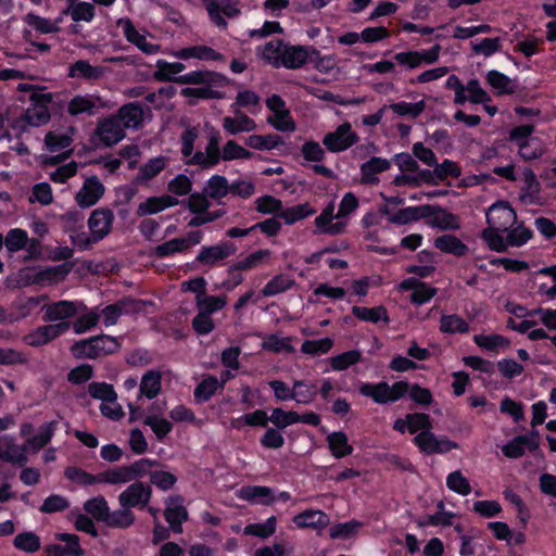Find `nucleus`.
Masks as SVG:
<instances>
[{"label": "nucleus", "mask_w": 556, "mask_h": 556, "mask_svg": "<svg viewBox=\"0 0 556 556\" xmlns=\"http://www.w3.org/2000/svg\"><path fill=\"white\" fill-rule=\"evenodd\" d=\"M257 54L275 68L286 67L288 70H299L303 67L312 56L318 58L320 52L315 47H304L300 45H290L282 39H275L266 42Z\"/></svg>", "instance_id": "f257e3e1"}, {"label": "nucleus", "mask_w": 556, "mask_h": 556, "mask_svg": "<svg viewBox=\"0 0 556 556\" xmlns=\"http://www.w3.org/2000/svg\"><path fill=\"white\" fill-rule=\"evenodd\" d=\"M516 212L507 202L492 204L486 213L488 227L481 231L480 238L486 247L494 252L504 253L508 250L506 236L502 232L507 230V225L515 223Z\"/></svg>", "instance_id": "f03ea898"}, {"label": "nucleus", "mask_w": 556, "mask_h": 556, "mask_svg": "<svg viewBox=\"0 0 556 556\" xmlns=\"http://www.w3.org/2000/svg\"><path fill=\"white\" fill-rule=\"evenodd\" d=\"M198 138V130L194 127H188L182 131L180 141L181 149L180 152L184 157H190L187 161L188 165H198L201 168H212L215 167L222 160L224 161L223 151H220V134L218 130L213 129L207 144L205 147V152L197 151L193 153L194 142Z\"/></svg>", "instance_id": "7ed1b4c3"}, {"label": "nucleus", "mask_w": 556, "mask_h": 556, "mask_svg": "<svg viewBox=\"0 0 556 556\" xmlns=\"http://www.w3.org/2000/svg\"><path fill=\"white\" fill-rule=\"evenodd\" d=\"M410 383L406 380L396 381L389 384L386 381L362 382L358 392L365 397L371 399L378 405L395 403L408 394Z\"/></svg>", "instance_id": "20e7f679"}, {"label": "nucleus", "mask_w": 556, "mask_h": 556, "mask_svg": "<svg viewBox=\"0 0 556 556\" xmlns=\"http://www.w3.org/2000/svg\"><path fill=\"white\" fill-rule=\"evenodd\" d=\"M17 89L28 93L29 106L25 111V119L31 126H41L50 121L49 104L52 102L50 92L35 89L33 85L20 84Z\"/></svg>", "instance_id": "39448f33"}, {"label": "nucleus", "mask_w": 556, "mask_h": 556, "mask_svg": "<svg viewBox=\"0 0 556 556\" xmlns=\"http://www.w3.org/2000/svg\"><path fill=\"white\" fill-rule=\"evenodd\" d=\"M237 245L231 241H219L217 244L203 245L193 261V265L214 267L223 265L224 262L237 252Z\"/></svg>", "instance_id": "423d86ee"}, {"label": "nucleus", "mask_w": 556, "mask_h": 556, "mask_svg": "<svg viewBox=\"0 0 556 556\" xmlns=\"http://www.w3.org/2000/svg\"><path fill=\"white\" fill-rule=\"evenodd\" d=\"M357 141L358 136L349 122L339 125L336 130L326 134L323 138V144L332 153L343 152Z\"/></svg>", "instance_id": "0eeeda50"}, {"label": "nucleus", "mask_w": 556, "mask_h": 556, "mask_svg": "<svg viewBox=\"0 0 556 556\" xmlns=\"http://www.w3.org/2000/svg\"><path fill=\"white\" fill-rule=\"evenodd\" d=\"M413 443L426 455L445 454L458 447L454 441L446 437L438 438L431 430L417 433Z\"/></svg>", "instance_id": "6e6552de"}, {"label": "nucleus", "mask_w": 556, "mask_h": 556, "mask_svg": "<svg viewBox=\"0 0 556 556\" xmlns=\"http://www.w3.org/2000/svg\"><path fill=\"white\" fill-rule=\"evenodd\" d=\"M152 498V489L149 484L136 481L127 486L119 495L118 502L123 508L146 509Z\"/></svg>", "instance_id": "1a4fd4ad"}, {"label": "nucleus", "mask_w": 556, "mask_h": 556, "mask_svg": "<svg viewBox=\"0 0 556 556\" xmlns=\"http://www.w3.org/2000/svg\"><path fill=\"white\" fill-rule=\"evenodd\" d=\"M204 4L210 20L219 28L227 27V21L224 15L233 18L241 14L237 0H201Z\"/></svg>", "instance_id": "9d476101"}, {"label": "nucleus", "mask_w": 556, "mask_h": 556, "mask_svg": "<svg viewBox=\"0 0 556 556\" xmlns=\"http://www.w3.org/2000/svg\"><path fill=\"white\" fill-rule=\"evenodd\" d=\"M71 328V321H60L39 326L24 337V342L33 348H39L61 337Z\"/></svg>", "instance_id": "9b49d317"}, {"label": "nucleus", "mask_w": 556, "mask_h": 556, "mask_svg": "<svg viewBox=\"0 0 556 556\" xmlns=\"http://www.w3.org/2000/svg\"><path fill=\"white\" fill-rule=\"evenodd\" d=\"M45 321H66L65 319L76 316L79 312L88 311L83 302L61 300L43 306Z\"/></svg>", "instance_id": "f8f14e48"}, {"label": "nucleus", "mask_w": 556, "mask_h": 556, "mask_svg": "<svg viewBox=\"0 0 556 556\" xmlns=\"http://www.w3.org/2000/svg\"><path fill=\"white\" fill-rule=\"evenodd\" d=\"M175 80L176 84L180 85H211L216 88L225 87L230 84V79L226 75L208 70L191 71L184 75H178Z\"/></svg>", "instance_id": "ddd939ff"}, {"label": "nucleus", "mask_w": 556, "mask_h": 556, "mask_svg": "<svg viewBox=\"0 0 556 556\" xmlns=\"http://www.w3.org/2000/svg\"><path fill=\"white\" fill-rule=\"evenodd\" d=\"M106 108L105 101L96 94H76L67 103V113L71 116L87 114L94 116L101 109Z\"/></svg>", "instance_id": "4468645a"}, {"label": "nucleus", "mask_w": 556, "mask_h": 556, "mask_svg": "<svg viewBox=\"0 0 556 556\" xmlns=\"http://www.w3.org/2000/svg\"><path fill=\"white\" fill-rule=\"evenodd\" d=\"M402 291H413L409 300L410 303L417 306L428 303L437 295L438 289L421 281L417 277H409L400 283Z\"/></svg>", "instance_id": "2eb2a0df"}, {"label": "nucleus", "mask_w": 556, "mask_h": 556, "mask_svg": "<svg viewBox=\"0 0 556 556\" xmlns=\"http://www.w3.org/2000/svg\"><path fill=\"white\" fill-rule=\"evenodd\" d=\"M114 222L113 211L109 207H99L92 211L88 219V228L96 240L104 239L112 230Z\"/></svg>", "instance_id": "dca6fc26"}, {"label": "nucleus", "mask_w": 556, "mask_h": 556, "mask_svg": "<svg viewBox=\"0 0 556 556\" xmlns=\"http://www.w3.org/2000/svg\"><path fill=\"white\" fill-rule=\"evenodd\" d=\"M104 191L105 188L99 178L91 176L85 180L83 187L76 193L75 201L79 207L88 208L98 203L103 197Z\"/></svg>", "instance_id": "f3484780"}, {"label": "nucleus", "mask_w": 556, "mask_h": 556, "mask_svg": "<svg viewBox=\"0 0 556 556\" xmlns=\"http://www.w3.org/2000/svg\"><path fill=\"white\" fill-rule=\"evenodd\" d=\"M94 134L105 147H112L118 143L126 136L118 118L114 116L100 121L96 127Z\"/></svg>", "instance_id": "a211bd4d"}, {"label": "nucleus", "mask_w": 556, "mask_h": 556, "mask_svg": "<svg viewBox=\"0 0 556 556\" xmlns=\"http://www.w3.org/2000/svg\"><path fill=\"white\" fill-rule=\"evenodd\" d=\"M116 25L123 28L126 40L136 46L143 53L153 54L157 52L159 46L148 42L146 36L137 30L134 22L129 17L118 18Z\"/></svg>", "instance_id": "6ab92c4d"}, {"label": "nucleus", "mask_w": 556, "mask_h": 556, "mask_svg": "<svg viewBox=\"0 0 556 556\" xmlns=\"http://www.w3.org/2000/svg\"><path fill=\"white\" fill-rule=\"evenodd\" d=\"M56 540L65 544H50L46 547L47 556H81L79 536L73 533H58Z\"/></svg>", "instance_id": "aec40b11"}, {"label": "nucleus", "mask_w": 556, "mask_h": 556, "mask_svg": "<svg viewBox=\"0 0 556 556\" xmlns=\"http://www.w3.org/2000/svg\"><path fill=\"white\" fill-rule=\"evenodd\" d=\"M292 521L299 529H313L320 532L328 527L330 518L323 510L306 509L295 515Z\"/></svg>", "instance_id": "412c9836"}, {"label": "nucleus", "mask_w": 556, "mask_h": 556, "mask_svg": "<svg viewBox=\"0 0 556 556\" xmlns=\"http://www.w3.org/2000/svg\"><path fill=\"white\" fill-rule=\"evenodd\" d=\"M238 497L251 504L267 506L275 503L274 490L265 485H244L238 491Z\"/></svg>", "instance_id": "4be33fe9"}, {"label": "nucleus", "mask_w": 556, "mask_h": 556, "mask_svg": "<svg viewBox=\"0 0 556 556\" xmlns=\"http://www.w3.org/2000/svg\"><path fill=\"white\" fill-rule=\"evenodd\" d=\"M114 117L118 118L124 129H138L142 125L143 109L139 102H129L122 105Z\"/></svg>", "instance_id": "5701e85b"}, {"label": "nucleus", "mask_w": 556, "mask_h": 556, "mask_svg": "<svg viewBox=\"0 0 556 556\" xmlns=\"http://www.w3.org/2000/svg\"><path fill=\"white\" fill-rule=\"evenodd\" d=\"M390 167L391 161L380 156H371L361 165L362 182L366 185L378 184L377 175L387 172Z\"/></svg>", "instance_id": "b1692460"}, {"label": "nucleus", "mask_w": 556, "mask_h": 556, "mask_svg": "<svg viewBox=\"0 0 556 556\" xmlns=\"http://www.w3.org/2000/svg\"><path fill=\"white\" fill-rule=\"evenodd\" d=\"M424 242V236L420 233H412L401 239L400 245L394 247H382V245H369L368 251L384 255L391 256L396 255L400 252V249H406L412 252L416 251L419 247H421Z\"/></svg>", "instance_id": "393cba45"}, {"label": "nucleus", "mask_w": 556, "mask_h": 556, "mask_svg": "<svg viewBox=\"0 0 556 556\" xmlns=\"http://www.w3.org/2000/svg\"><path fill=\"white\" fill-rule=\"evenodd\" d=\"M5 447L0 448V459L17 467H25L28 463V445L27 443L18 445L13 439L5 440Z\"/></svg>", "instance_id": "a878e982"}, {"label": "nucleus", "mask_w": 556, "mask_h": 556, "mask_svg": "<svg viewBox=\"0 0 556 556\" xmlns=\"http://www.w3.org/2000/svg\"><path fill=\"white\" fill-rule=\"evenodd\" d=\"M215 86L202 85L201 87H186L180 90V96L188 98L189 105H197L199 100H222L226 97L224 91L215 90Z\"/></svg>", "instance_id": "bb28decb"}, {"label": "nucleus", "mask_w": 556, "mask_h": 556, "mask_svg": "<svg viewBox=\"0 0 556 556\" xmlns=\"http://www.w3.org/2000/svg\"><path fill=\"white\" fill-rule=\"evenodd\" d=\"M326 442L330 454L336 459L350 456L354 452V447L349 442V437L344 431H333L326 437Z\"/></svg>", "instance_id": "cd10ccee"}, {"label": "nucleus", "mask_w": 556, "mask_h": 556, "mask_svg": "<svg viewBox=\"0 0 556 556\" xmlns=\"http://www.w3.org/2000/svg\"><path fill=\"white\" fill-rule=\"evenodd\" d=\"M104 75V67L93 66L87 60H78L68 66L67 76L88 81L99 80Z\"/></svg>", "instance_id": "c85d7f7f"}, {"label": "nucleus", "mask_w": 556, "mask_h": 556, "mask_svg": "<svg viewBox=\"0 0 556 556\" xmlns=\"http://www.w3.org/2000/svg\"><path fill=\"white\" fill-rule=\"evenodd\" d=\"M541 185L535 173L531 168L523 172V186L520 189V201L525 204L538 203Z\"/></svg>", "instance_id": "c756f323"}, {"label": "nucleus", "mask_w": 556, "mask_h": 556, "mask_svg": "<svg viewBox=\"0 0 556 556\" xmlns=\"http://www.w3.org/2000/svg\"><path fill=\"white\" fill-rule=\"evenodd\" d=\"M236 117L226 116L223 119V127L229 135H237L243 131H252L256 128L254 119L239 110H233Z\"/></svg>", "instance_id": "7c9ffc66"}, {"label": "nucleus", "mask_w": 556, "mask_h": 556, "mask_svg": "<svg viewBox=\"0 0 556 556\" xmlns=\"http://www.w3.org/2000/svg\"><path fill=\"white\" fill-rule=\"evenodd\" d=\"M434 247L443 253L452 254L456 257L465 256L468 247L454 235H442L434 239Z\"/></svg>", "instance_id": "2f4dec72"}, {"label": "nucleus", "mask_w": 556, "mask_h": 556, "mask_svg": "<svg viewBox=\"0 0 556 556\" xmlns=\"http://www.w3.org/2000/svg\"><path fill=\"white\" fill-rule=\"evenodd\" d=\"M58 426L59 422L56 420L42 424L38 429V433L26 440L28 447H30L34 452H38L43 448L51 442Z\"/></svg>", "instance_id": "473e14b6"}, {"label": "nucleus", "mask_w": 556, "mask_h": 556, "mask_svg": "<svg viewBox=\"0 0 556 556\" xmlns=\"http://www.w3.org/2000/svg\"><path fill=\"white\" fill-rule=\"evenodd\" d=\"M270 254L271 252L268 249H260L257 251H254L244 258L230 265L227 269L228 275H232V273L235 271H244L253 269L260 266L264 262V260L270 256Z\"/></svg>", "instance_id": "72a5a7b5"}, {"label": "nucleus", "mask_w": 556, "mask_h": 556, "mask_svg": "<svg viewBox=\"0 0 556 556\" xmlns=\"http://www.w3.org/2000/svg\"><path fill=\"white\" fill-rule=\"evenodd\" d=\"M427 224L441 230H457L460 227L458 216L441 206H437L435 213Z\"/></svg>", "instance_id": "f704fd0d"}, {"label": "nucleus", "mask_w": 556, "mask_h": 556, "mask_svg": "<svg viewBox=\"0 0 556 556\" xmlns=\"http://www.w3.org/2000/svg\"><path fill=\"white\" fill-rule=\"evenodd\" d=\"M70 5L63 10V14L70 15L74 22L90 23L96 15L94 5L90 2L80 1L75 3L74 0H68Z\"/></svg>", "instance_id": "c9c22d12"}, {"label": "nucleus", "mask_w": 556, "mask_h": 556, "mask_svg": "<svg viewBox=\"0 0 556 556\" xmlns=\"http://www.w3.org/2000/svg\"><path fill=\"white\" fill-rule=\"evenodd\" d=\"M439 329L442 333L465 334L469 332V324L458 314H443L440 318Z\"/></svg>", "instance_id": "e433bc0d"}, {"label": "nucleus", "mask_w": 556, "mask_h": 556, "mask_svg": "<svg viewBox=\"0 0 556 556\" xmlns=\"http://www.w3.org/2000/svg\"><path fill=\"white\" fill-rule=\"evenodd\" d=\"M162 389V375L159 370H148L141 378L140 393L152 400L157 396Z\"/></svg>", "instance_id": "4c0bfd02"}, {"label": "nucleus", "mask_w": 556, "mask_h": 556, "mask_svg": "<svg viewBox=\"0 0 556 556\" xmlns=\"http://www.w3.org/2000/svg\"><path fill=\"white\" fill-rule=\"evenodd\" d=\"M218 390H220L219 380L215 376L208 375L194 388V401L199 404L205 403L210 401Z\"/></svg>", "instance_id": "58836bf2"}, {"label": "nucleus", "mask_w": 556, "mask_h": 556, "mask_svg": "<svg viewBox=\"0 0 556 556\" xmlns=\"http://www.w3.org/2000/svg\"><path fill=\"white\" fill-rule=\"evenodd\" d=\"M72 356L76 359H98L100 355L97 351L92 337L75 341L70 346Z\"/></svg>", "instance_id": "ea45409f"}, {"label": "nucleus", "mask_w": 556, "mask_h": 556, "mask_svg": "<svg viewBox=\"0 0 556 556\" xmlns=\"http://www.w3.org/2000/svg\"><path fill=\"white\" fill-rule=\"evenodd\" d=\"M352 314L359 320L372 324H378L379 321L388 323L390 320L388 312L383 306L364 307L355 305L352 307Z\"/></svg>", "instance_id": "a19ab883"}, {"label": "nucleus", "mask_w": 556, "mask_h": 556, "mask_svg": "<svg viewBox=\"0 0 556 556\" xmlns=\"http://www.w3.org/2000/svg\"><path fill=\"white\" fill-rule=\"evenodd\" d=\"M157 70L154 73V78L157 81H173L176 83L177 74L185 71L186 65L180 62H167L165 60H159L156 63Z\"/></svg>", "instance_id": "79ce46f5"}, {"label": "nucleus", "mask_w": 556, "mask_h": 556, "mask_svg": "<svg viewBox=\"0 0 556 556\" xmlns=\"http://www.w3.org/2000/svg\"><path fill=\"white\" fill-rule=\"evenodd\" d=\"M295 281L289 275L278 274L274 276L262 289L263 296H275L290 290Z\"/></svg>", "instance_id": "37998d69"}, {"label": "nucleus", "mask_w": 556, "mask_h": 556, "mask_svg": "<svg viewBox=\"0 0 556 556\" xmlns=\"http://www.w3.org/2000/svg\"><path fill=\"white\" fill-rule=\"evenodd\" d=\"M244 143L255 150L270 151L282 144V139L279 135L276 134H269L265 136L251 135L245 139Z\"/></svg>", "instance_id": "c03bdc74"}, {"label": "nucleus", "mask_w": 556, "mask_h": 556, "mask_svg": "<svg viewBox=\"0 0 556 556\" xmlns=\"http://www.w3.org/2000/svg\"><path fill=\"white\" fill-rule=\"evenodd\" d=\"M315 213L316 210L314 207H312L308 203H303L286 208L282 206L279 218L283 219L287 225H292L299 220L314 215Z\"/></svg>", "instance_id": "a18cd8bd"}, {"label": "nucleus", "mask_w": 556, "mask_h": 556, "mask_svg": "<svg viewBox=\"0 0 556 556\" xmlns=\"http://www.w3.org/2000/svg\"><path fill=\"white\" fill-rule=\"evenodd\" d=\"M486 83L495 90L497 96L513 94L515 91L510 87V78L497 70H491L485 75Z\"/></svg>", "instance_id": "49530a36"}, {"label": "nucleus", "mask_w": 556, "mask_h": 556, "mask_svg": "<svg viewBox=\"0 0 556 556\" xmlns=\"http://www.w3.org/2000/svg\"><path fill=\"white\" fill-rule=\"evenodd\" d=\"M362 352L359 350H349L329 358L330 367L334 371L346 370L353 365L362 361Z\"/></svg>", "instance_id": "de8ad7c7"}, {"label": "nucleus", "mask_w": 556, "mask_h": 556, "mask_svg": "<svg viewBox=\"0 0 556 556\" xmlns=\"http://www.w3.org/2000/svg\"><path fill=\"white\" fill-rule=\"evenodd\" d=\"M135 522V514L129 508L109 510L104 523L110 528L127 529Z\"/></svg>", "instance_id": "09e8293b"}, {"label": "nucleus", "mask_w": 556, "mask_h": 556, "mask_svg": "<svg viewBox=\"0 0 556 556\" xmlns=\"http://www.w3.org/2000/svg\"><path fill=\"white\" fill-rule=\"evenodd\" d=\"M230 184L225 176L213 175L206 184L205 193L210 199L220 200L229 194Z\"/></svg>", "instance_id": "8fccbe9b"}, {"label": "nucleus", "mask_w": 556, "mask_h": 556, "mask_svg": "<svg viewBox=\"0 0 556 556\" xmlns=\"http://www.w3.org/2000/svg\"><path fill=\"white\" fill-rule=\"evenodd\" d=\"M506 232V243L513 248H520L525 245L532 237L533 231L526 227L522 223L516 227H508Z\"/></svg>", "instance_id": "3c124183"}, {"label": "nucleus", "mask_w": 556, "mask_h": 556, "mask_svg": "<svg viewBox=\"0 0 556 556\" xmlns=\"http://www.w3.org/2000/svg\"><path fill=\"white\" fill-rule=\"evenodd\" d=\"M364 523L358 520H350L346 522H339L330 528L329 535L332 540H349L354 536Z\"/></svg>", "instance_id": "603ef678"}, {"label": "nucleus", "mask_w": 556, "mask_h": 556, "mask_svg": "<svg viewBox=\"0 0 556 556\" xmlns=\"http://www.w3.org/2000/svg\"><path fill=\"white\" fill-rule=\"evenodd\" d=\"M255 210L264 215H274V217H280L282 211V201L274 195L265 194L258 197L255 201Z\"/></svg>", "instance_id": "864d4df0"}, {"label": "nucleus", "mask_w": 556, "mask_h": 556, "mask_svg": "<svg viewBox=\"0 0 556 556\" xmlns=\"http://www.w3.org/2000/svg\"><path fill=\"white\" fill-rule=\"evenodd\" d=\"M84 509L97 521L104 522L110 510L109 504L104 496L89 498L84 504Z\"/></svg>", "instance_id": "5fc2aeb1"}, {"label": "nucleus", "mask_w": 556, "mask_h": 556, "mask_svg": "<svg viewBox=\"0 0 556 556\" xmlns=\"http://www.w3.org/2000/svg\"><path fill=\"white\" fill-rule=\"evenodd\" d=\"M277 518L270 516L265 522H255L245 526L243 532L245 535H254L260 539H267L276 532Z\"/></svg>", "instance_id": "6e6d98bb"}, {"label": "nucleus", "mask_w": 556, "mask_h": 556, "mask_svg": "<svg viewBox=\"0 0 556 556\" xmlns=\"http://www.w3.org/2000/svg\"><path fill=\"white\" fill-rule=\"evenodd\" d=\"M88 393L92 399L101 400L103 403H114L117 399L113 386L108 382L92 381L88 386Z\"/></svg>", "instance_id": "4d7b16f0"}, {"label": "nucleus", "mask_w": 556, "mask_h": 556, "mask_svg": "<svg viewBox=\"0 0 556 556\" xmlns=\"http://www.w3.org/2000/svg\"><path fill=\"white\" fill-rule=\"evenodd\" d=\"M473 342L481 349L495 352L500 348H506L509 345V340L502 334H476L473 336Z\"/></svg>", "instance_id": "13d9d810"}, {"label": "nucleus", "mask_w": 556, "mask_h": 556, "mask_svg": "<svg viewBox=\"0 0 556 556\" xmlns=\"http://www.w3.org/2000/svg\"><path fill=\"white\" fill-rule=\"evenodd\" d=\"M544 152L545 150L542 146V141L538 137L531 138L518 146L519 156L527 162L540 159Z\"/></svg>", "instance_id": "bf43d9fd"}, {"label": "nucleus", "mask_w": 556, "mask_h": 556, "mask_svg": "<svg viewBox=\"0 0 556 556\" xmlns=\"http://www.w3.org/2000/svg\"><path fill=\"white\" fill-rule=\"evenodd\" d=\"M13 545L20 551L35 553L40 549L41 542L40 538L36 533L24 531L14 538Z\"/></svg>", "instance_id": "052dcab7"}, {"label": "nucleus", "mask_w": 556, "mask_h": 556, "mask_svg": "<svg viewBox=\"0 0 556 556\" xmlns=\"http://www.w3.org/2000/svg\"><path fill=\"white\" fill-rule=\"evenodd\" d=\"M165 168V159L154 157L143 164L136 176L137 182H144L157 176Z\"/></svg>", "instance_id": "680f3d73"}, {"label": "nucleus", "mask_w": 556, "mask_h": 556, "mask_svg": "<svg viewBox=\"0 0 556 556\" xmlns=\"http://www.w3.org/2000/svg\"><path fill=\"white\" fill-rule=\"evenodd\" d=\"M130 482L125 466L109 468L98 473V483L122 484Z\"/></svg>", "instance_id": "e2e57ef3"}, {"label": "nucleus", "mask_w": 556, "mask_h": 556, "mask_svg": "<svg viewBox=\"0 0 556 556\" xmlns=\"http://www.w3.org/2000/svg\"><path fill=\"white\" fill-rule=\"evenodd\" d=\"M64 476L70 481L83 486L93 485L98 483V473L92 475L76 466L66 467L64 470Z\"/></svg>", "instance_id": "0e129e2a"}, {"label": "nucleus", "mask_w": 556, "mask_h": 556, "mask_svg": "<svg viewBox=\"0 0 556 556\" xmlns=\"http://www.w3.org/2000/svg\"><path fill=\"white\" fill-rule=\"evenodd\" d=\"M333 346V340L323 338L318 340H305L301 345V352L306 355L317 356L327 354Z\"/></svg>", "instance_id": "69168bd1"}, {"label": "nucleus", "mask_w": 556, "mask_h": 556, "mask_svg": "<svg viewBox=\"0 0 556 556\" xmlns=\"http://www.w3.org/2000/svg\"><path fill=\"white\" fill-rule=\"evenodd\" d=\"M28 235L21 228L10 229L4 238V244L9 252H17L26 248Z\"/></svg>", "instance_id": "338daca9"}, {"label": "nucleus", "mask_w": 556, "mask_h": 556, "mask_svg": "<svg viewBox=\"0 0 556 556\" xmlns=\"http://www.w3.org/2000/svg\"><path fill=\"white\" fill-rule=\"evenodd\" d=\"M227 299L225 295H203L197 299L198 309L206 315H212L225 307Z\"/></svg>", "instance_id": "774afa93"}]
</instances>
